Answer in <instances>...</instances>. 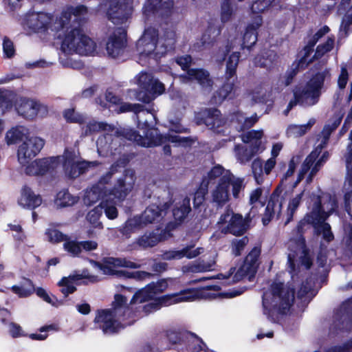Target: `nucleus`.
<instances>
[{
    "mask_svg": "<svg viewBox=\"0 0 352 352\" xmlns=\"http://www.w3.org/2000/svg\"><path fill=\"white\" fill-rule=\"evenodd\" d=\"M175 41V34L173 31L166 32L159 40L157 30L150 27L144 30L137 41L136 47L141 56L158 59L173 48Z\"/></svg>",
    "mask_w": 352,
    "mask_h": 352,
    "instance_id": "nucleus-6",
    "label": "nucleus"
},
{
    "mask_svg": "<svg viewBox=\"0 0 352 352\" xmlns=\"http://www.w3.org/2000/svg\"><path fill=\"white\" fill-rule=\"evenodd\" d=\"M258 150L252 146H244L236 145L234 147V153L237 160L241 164H245L251 160V159L258 153Z\"/></svg>",
    "mask_w": 352,
    "mask_h": 352,
    "instance_id": "nucleus-40",
    "label": "nucleus"
},
{
    "mask_svg": "<svg viewBox=\"0 0 352 352\" xmlns=\"http://www.w3.org/2000/svg\"><path fill=\"white\" fill-rule=\"evenodd\" d=\"M60 163H62L65 175L72 179L83 174L90 166L98 164V162H87L78 160V153L74 151L65 148Z\"/></svg>",
    "mask_w": 352,
    "mask_h": 352,
    "instance_id": "nucleus-15",
    "label": "nucleus"
},
{
    "mask_svg": "<svg viewBox=\"0 0 352 352\" xmlns=\"http://www.w3.org/2000/svg\"><path fill=\"white\" fill-rule=\"evenodd\" d=\"M278 188L274 190L267 203L263 218L264 224L268 223L275 214L278 217L280 213L283 201L282 198L278 194Z\"/></svg>",
    "mask_w": 352,
    "mask_h": 352,
    "instance_id": "nucleus-27",
    "label": "nucleus"
},
{
    "mask_svg": "<svg viewBox=\"0 0 352 352\" xmlns=\"http://www.w3.org/2000/svg\"><path fill=\"white\" fill-rule=\"evenodd\" d=\"M190 201L189 197H185L179 206L174 208L173 214L176 221L182 222L187 217L191 211Z\"/></svg>",
    "mask_w": 352,
    "mask_h": 352,
    "instance_id": "nucleus-44",
    "label": "nucleus"
},
{
    "mask_svg": "<svg viewBox=\"0 0 352 352\" xmlns=\"http://www.w3.org/2000/svg\"><path fill=\"white\" fill-rule=\"evenodd\" d=\"M126 43V31L125 28L122 26L113 28L106 43L107 54L112 58H116L122 53Z\"/></svg>",
    "mask_w": 352,
    "mask_h": 352,
    "instance_id": "nucleus-20",
    "label": "nucleus"
},
{
    "mask_svg": "<svg viewBox=\"0 0 352 352\" xmlns=\"http://www.w3.org/2000/svg\"><path fill=\"white\" fill-rule=\"evenodd\" d=\"M278 56L273 50H267L254 58L255 65L270 69L277 62Z\"/></svg>",
    "mask_w": 352,
    "mask_h": 352,
    "instance_id": "nucleus-35",
    "label": "nucleus"
},
{
    "mask_svg": "<svg viewBox=\"0 0 352 352\" xmlns=\"http://www.w3.org/2000/svg\"><path fill=\"white\" fill-rule=\"evenodd\" d=\"M208 182H207L206 177H205L194 195L193 205L195 208H199L204 203L205 196L208 192Z\"/></svg>",
    "mask_w": 352,
    "mask_h": 352,
    "instance_id": "nucleus-53",
    "label": "nucleus"
},
{
    "mask_svg": "<svg viewBox=\"0 0 352 352\" xmlns=\"http://www.w3.org/2000/svg\"><path fill=\"white\" fill-rule=\"evenodd\" d=\"M61 159L60 155L38 160L41 175L56 169L60 164Z\"/></svg>",
    "mask_w": 352,
    "mask_h": 352,
    "instance_id": "nucleus-45",
    "label": "nucleus"
},
{
    "mask_svg": "<svg viewBox=\"0 0 352 352\" xmlns=\"http://www.w3.org/2000/svg\"><path fill=\"white\" fill-rule=\"evenodd\" d=\"M320 283L319 276L316 278V282L311 277L307 279L305 282L302 283L301 287L298 292V296L302 298L305 295H308L309 294L310 295H313L314 289L320 287Z\"/></svg>",
    "mask_w": 352,
    "mask_h": 352,
    "instance_id": "nucleus-47",
    "label": "nucleus"
},
{
    "mask_svg": "<svg viewBox=\"0 0 352 352\" xmlns=\"http://www.w3.org/2000/svg\"><path fill=\"white\" fill-rule=\"evenodd\" d=\"M340 122L341 119L338 118H336L331 124H327L324 126L321 132L322 140L316 148L304 160L298 173L296 184L301 182L305 175L307 173V170L312 166L315 160H316L319 157L322 150L327 144L331 133L340 125Z\"/></svg>",
    "mask_w": 352,
    "mask_h": 352,
    "instance_id": "nucleus-16",
    "label": "nucleus"
},
{
    "mask_svg": "<svg viewBox=\"0 0 352 352\" xmlns=\"http://www.w3.org/2000/svg\"><path fill=\"white\" fill-rule=\"evenodd\" d=\"M173 0H152L144 7V13L149 15L150 13L160 16L168 15L173 8Z\"/></svg>",
    "mask_w": 352,
    "mask_h": 352,
    "instance_id": "nucleus-26",
    "label": "nucleus"
},
{
    "mask_svg": "<svg viewBox=\"0 0 352 352\" xmlns=\"http://www.w3.org/2000/svg\"><path fill=\"white\" fill-rule=\"evenodd\" d=\"M51 21V14L45 12H32L25 16L24 23L34 32H43L47 30Z\"/></svg>",
    "mask_w": 352,
    "mask_h": 352,
    "instance_id": "nucleus-23",
    "label": "nucleus"
},
{
    "mask_svg": "<svg viewBox=\"0 0 352 352\" xmlns=\"http://www.w3.org/2000/svg\"><path fill=\"white\" fill-rule=\"evenodd\" d=\"M195 120L197 124H205L209 129L216 133H220L221 128L226 122L220 111L216 108L202 109L195 115Z\"/></svg>",
    "mask_w": 352,
    "mask_h": 352,
    "instance_id": "nucleus-17",
    "label": "nucleus"
},
{
    "mask_svg": "<svg viewBox=\"0 0 352 352\" xmlns=\"http://www.w3.org/2000/svg\"><path fill=\"white\" fill-rule=\"evenodd\" d=\"M129 307L126 306V298L121 294L115 296V300L113 302V309L102 310L94 319V322L98 324L104 334H112L116 333L123 326L117 320L124 316L126 311H129Z\"/></svg>",
    "mask_w": 352,
    "mask_h": 352,
    "instance_id": "nucleus-10",
    "label": "nucleus"
},
{
    "mask_svg": "<svg viewBox=\"0 0 352 352\" xmlns=\"http://www.w3.org/2000/svg\"><path fill=\"white\" fill-rule=\"evenodd\" d=\"M331 80L330 69L315 65L310 69L309 79L304 86H296V95L300 102L313 106L318 103L322 91L325 90Z\"/></svg>",
    "mask_w": 352,
    "mask_h": 352,
    "instance_id": "nucleus-8",
    "label": "nucleus"
},
{
    "mask_svg": "<svg viewBox=\"0 0 352 352\" xmlns=\"http://www.w3.org/2000/svg\"><path fill=\"white\" fill-rule=\"evenodd\" d=\"M261 249L254 247L246 256L243 264L237 270L231 280L230 276L235 272L236 268L232 267L229 271L225 274H219L217 278H223L228 280L226 285H231L240 281L245 276L250 275V279L256 273L258 267L260 265Z\"/></svg>",
    "mask_w": 352,
    "mask_h": 352,
    "instance_id": "nucleus-12",
    "label": "nucleus"
},
{
    "mask_svg": "<svg viewBox=\"0 0 352 352\" xmlns=\"http://www.w3.org/2000/svg\"><path fill=\"white\" fill-rule=\"evenodd\" d=\"M333 45L334 40L332 38H328L324 43L320 44L317 47L314 58H318L322 57L324 54L333 49Z\"/></svg>",
    "mask_w": 352,
    "mask_h": 352,
    "instance_id": "nucleus-64",
    "label": "nucleus"
},
{
    "mask_svg": "<svg viewBox=\"0 0 352 352\" xmlns=\"http://www.w3.org/2000/svg\"><path fill=\"white\" fill-rule=\"evenodd\" d=\"M102 214V208L98 206L89 211L87 215V221L95 228H102V223L99 221V219Z\"/></svg>",
    "mask_w": 352,
    "mask_h": 352,
    "instance_id": "nucleus-59",
    "label": "nucleus"
},
{
    "mask_svg": "<svg viewBox=\"0 0 352 352\" xmlns=\"http://www.w3.org/2000/svg\"><path fill=\"white\" fill-rule=\"evenodd\" d=\"M16 109L20 116L29 120L34 119L38 114L43 116L48 111L45 105L38 101L29 98H21Z\"/></svg>",
    "mask_w": 352,
    "mask_h": 352,
    "instance_id": "nucleus-21",
    "label": "nucleus"
},
{
    "mask_svg": "<svg viewBox=\"0 0 352 352\" xmlns=\"http://www.w3.org/2000/svg\"><path fill=\"white\" fill-rule=\"evenodd\" d=\"M133 0H113L111 1L107 15L114 24H122L132 11Z\"/></svg>",
    "mask_w": 352,
    "mask_h": 352,
    "instance_id": "nucleus-19",
    "label": "nucleus"
},
{
    "mask_svg": "<svg viewBox=\"0 0 352 352\" xmlns=\"http://www.w3.org/2000/svg\"><path fill=\"white\" fill-rule=\"evenodd\" d=\"M316 263L318 265V274L320 277V282H324L328 272L329 267L326 265L327 254L324 251H320L317 256Z\"/></svg>",
    "mask_w": 352,
    "mask_h": 352,
    "instance_id": "nucleus-52",
    "label": "nucleus"
},
{
    "mask_svg": "<svg viewBox=\"0 0 352 352\" xmlns=\"http://www.w3.org/2000/svg\"><path fill=\"white\" fill-rule=\"evenodd\" d=\"M263 135L262 130H252L243 133L241 135L242 141L244 143L250 144V146L262 151L264 147L262 146L261 138Z\"/></svg>",
    "mask_w": 352,
    "mask_h": 352,
    "instance_id": "nucleus-37",
    "label": "nucleus"
},
{
    "mask_svg": "<svg viewBox=\"0 0 352 352\" xmlns=\"http://www.w3.org/2000/svg\"><path fill=\"white\" fill-rule=\"evenodd\" d=\"M248 221L242 215L238 214L231 227H223L221 232L232 234L235 236L243 235L248 230Z\"/></svg>",
    "mask_w": 352,
    "mask_h": 352,
    "instance_id": "nucleus-32",
    "label": "nucleus"
},
{
    "mask_svg": "<svg viewBox=\"0 0 352 352\" xmlns=\"http://www.w3.org/2000/svg\"><path fill=\"white\" fill-rule=\"evenodd\" d=\"M248 243L249 239L246 236L241 239H234L231 243L232 254L235 256H240Z\"/></svg>",
    "mask_w": 352,
    "mask_h": 352,
    "instance_id": "nucleus-58",
    "label": "nucleus"
},
{
    "mask_svg": "<svg viewBox=\"0 0 352 352\" xmlns=\"http://www.w3.org/2000/svg\"><path fill=\"white\" fill-rule=\"evenodd\" d=\"M261 23L262 19L261 16L258 15L255 17L254 22L248 25L243 35L242 48L250 49L256 43L257 41L256 30L261 26Z\"/></svg>",
    "mask_w": 352,
    "mask_h": 352,
    "instance_id": "nucleus-28",
    "label": "nucleus"
},
{
    "mask_svg": "<svg viewBox=\"0 0 352 352\" xmlns=\"http://www.w3.org/2000/svg\"><path fill=\"white\" fill-rule=\"evenodd\" d=\"M82 278V276L80 274H70L67 277H63L58 282V285L63 287L60 291L65 297H67L69 294H72L76 290L74 284Z\"/></svg>",
    "mask_w": 352,
    "mask_h": 352,
    "instance_id": "nucleus-39",
    "label": "nucleus"
},
{
    "mask_svg": "<svg viewBox=\"0 0 352 352\" xmlns=\"http://www.w3.org/2000/svg\"><path fill=\"white\" fill-rule=\"evenodd\" d=\"M12 290L20 297H27L33 293L34 289L31 280L26 279L21 286H12Z\"/></svg>",
    "mask_w": 352,
    "mask_h": 352,
    "instance_id": "nucleus-57",
    "label": "nucleus"
},
{
    "mask_svg": "<svg viewBox=\"0 0 352 352\" xmlns=\"http://www.w3.org/2000/svg\"><path fill=\"white\" fill-rule=\"evenodd\" d=\"M344 188L346 191L344 195L345 208L352 219V167L346 168Z\"/></svg>",
    "mask_w": 352,
    "mask_h": 352,
    "instance_id": "nucleus-36",
    "label": "nucleus"
},
{
    "mask_svg": "<svg viewBox=\"0 0 352 352\" xmlns=\"http://www.w3.org/2000/svg\"><path fill=\"white\" fill-rule=\"evenodd\" d=\"M338 207V199L335 195L322 192L317 197L311 211L305 217L306 221L312 224L316 232L322 234L324 239L328 242L333 239V235L330 225L324 221Z\"/></svg>",
    "mask_w": 352,
    "mask_h": 352,
    "instance_id": "nucleus-5",
    "label": "nucleus"
},
{
    "mask_svg": "<svg viewBox=\"0 0 352 352\" xmlns=\"http://www.w3.org/2000/svg\"><path fill=\"white\" fill-rule=\"evenodd\" d=\"M238 214L234 213L232 210L228 208L220 216L218 224L223 227H231Z\"/></svg>",
    "mask_w": 352,
    "mask_h": 352,
    "instance_id": "nucleus-62",
    "label": "nucleus"
},
{
    "mask_svg": "<svg viewBox=\"0 0 352 352\" xmlns=\"http://www.w3.org/2000/svg\"><path fill=\"white\" fill-rule=\"evenodd\" d=\"M329 31V27L325 25L314 34V35L309 40L307 45L304 47L305 54L303 56V58H307L309 56L310 52L313 51V48L316 43L320 38L327 34Z\"/></svg>",
    "mask_w": 352,
    "mask_h": 352,
    "instance_id": "nucleus-49",
    "label": "nucleus"
},
{
    "mask_svg": "<svg viewBox=\"0 0 352 352\" xmlns=\"http://www.w3.org/2000/svg\"><path fill=\"white\" fill-rule=\"evenodd\" d=\"M44 140L38 137H31L25 140L18 148V160L21 165L28 164L43 148Z\"/></svg>",
    "mask_w": 352,
    "mask_h": 352,
    "instance_id": "nucleus-18",
    "label": "nucleus"
},
{
    "mask_svg": "<svg viewBox=\"0 0 352 352\" xmlns=\"http://www.w3.org/2000/svg\"><path fill=\"white\" fill-rule=\"evenodd\" d=\"M28 133V129L23 126H17L10 129L6 135V140L8 144H13L23 138Z\"/></svg>",
    "mask_w": 352,
    "mask_h": 352,
    "instance_id": "nucleus-43",
    "label": "nucleus"
},
{
    "mask_svg": "<svg viewBox=\"0 0 352 352\" xmlns=\"http://www.w3.org/2000/svg\"><path fill=\"white\" fill-rule=\"evenodd\" d=\"M109 132L113 133L112 146H115L114 154H116L118 147L120 146L122 139L133 141L137 144L144 147L156 146L168 142L184 145L190 140L188 138H182L179 135H162L155 129H148L145 136L140 135L135 131L131 129H116L113 126V131Z\"/></svg>",
    "mask_w": 352,
    "mask_h": 352,
    "instance_id": "nucleus-4",
    "label": "nucleus"
},
{
    "mask_svg": "<svg viewBox=\"0 0 352 352\" xmlns=\"http://www.w3.org/2000/svg\"><path fill=\"white\" fill-rule=\"evenodd\" d=\"M236 12V8L232 4L230 0H223L221 4V19L223 23L231 20Z\"/></svg>",
    "mask_w": 352,
    "mask_h": 352,
    "instance_id": "nucleus-55",
    "label": "nucleus"
},
{
    "mask_svg": "<svg viewBox=\"0 0 352 352\" xmlns=\"http://www.w3.org/2000/svg\"><path fill=\"white\" fill-rule=\"evenodd\" d=\"M64 250L74 256H78L81 252L80 242L72 240L67 236L63 244Z\"/></svg>",
    "mask_w": 352,
    "mask_h": 352,
    "instance_id": "nucleus-61",
    "label": "nucleus"
},
{
    "mask_svg": "<svg viewBox=\"0 0 352 352\" xmlns=\"http://www.w3.org/2000/svg\"><path fill=\"white\" fill-rule=\"evenodd\" d=\"M303 223L297 226L296 238L291 239L288 242V264L291 269L290 272L295 271L296 265L301 264L307 270L311 267V260L306 248L305 241L302 235Z\"/></svg>",
    "mask_w": 352,
    "mask_h": 352,
    "instance_id": "nucleus-11",
    "label": "nucleus"
},
{
    "mask_svg": "<svg viewBox=\"0 0 352 352\" xmlns=\"http://www.w3.org/2000/svg\"><path fill=\"white\" fill-rule=\"evenodd\" d=\"M252 170L256 183L258 184H262L263 182V173L264 168H263V162L260 159L256 158L252 162Z\"/></svg>",
    "mask_w": 352,
    "mask_h": 352,
    "instance_id": "nucleus-63",
    "label": "nucleus"
},
{
    "mask_svg": "<svg viewBox=\"0 0 352 352\" xmlns=\"http://www.w3.org/2000/svg\"><path fill=\"white\" fill-rule=\"evenodd\" d=\"M165 239L166 232L162 231L146 232L137 239L136 243L142 248H153Z\"/></svg>",
    "mask_w": 352,
    "mask_h": 352,
    "instance_id": "nucleus-29",
    "label": "nucleus"
},
{
    "mask_svg": "<svg viewBox=\"0 0 352 352\" xmlns=\"http://www.w3.org/2000/svg\"><path fill=\"white\" fill-rule=\"evenodd\" d=\"M320 283L319 276L316 278V282L311 277L307 279L305 282L302 283L301 287L298 292V296L302 298L305 295H308L309 294L310 295H313L314 289L320 287Z\"/></svg>",
    "mask_w": 352,
    "mask_h": 352,
    "instance_id": "nucleus-46",
    "label": "nucleus"
},
{
    "mask_svg": "<svg viewBox=\"0 0 352 352\" xmlns=\"http://www.w3.org/2000/svg\"><path fill=\"white\" fill-rule=\"evenodd\" d=\"M135 182V171L132 169L125 170L114 186L112 190L113 195L119 199H124L133 188Z\"/></svg>",
    "mask_w": 352,
    "mask_h": 352,
    "instance_id": "nucleus-22",
    "label": "nucleus"
},
{
    "mask_svg": "<svg viewBox=\"0 0 352 352\" xmlns=\"http://www.w3.org/2000/svg\"><path fill=\"white\" fill-rule=\"evenodd\" d=\"M87 14V8L80 5L69 8L60 17L59 25L61 29L72 28L62 42L61 50L65 54L91 55L96 52V43L79 27L85 22Z\"/></svg>",
    "mask_w": 352,
    "mask_h": 352,
    "instance_id": "nucleus-1",
    "label": "nucleus"
},
{
    "mask_svg": "<svg viewBox=\"0 0 352 352\" xmlns=\"http://www.w3.org/2000/svg\"><path fill=\"white\" fill-rule=\"evenodd\" d=\"M138 82L142 90L137 93L136 99L144 103L151 102L165 90L164 84L154 78L151 74H140Z\"/></svg>",
    "mask_w": 352,
    "mask_h": 352,
    "instance_id": "nucleus-14",
    "label": "nucleus"
},
{
    "mask_svg": "<svg viewBox=\"0 0 352 352\" xmlns=\"http://www.w3.org/2000/svg\"><path fill=\"white\" fill-rule=\"evenodd\" d=\"M194 245H188L183 248L182 250H173L164 252L161 257L163 260H175L181 259L184 257L188 258H193L203 253V248H194Z\"/></svg>",
    "mask_w": 352,
    "mask_h": 352,
    "instance_id": "nucleus-25",
    "label": "nucleus"
},
{
    "mask_svg": "<svg viewBox=\"0 0 352 352\" xmlns=\"http://www.w3.org/2000/svg\"><path fill=\"white\" fill-rule=\"evenodd\" d=\"M113 133L107 132L97 140L98 152L101 155H114L115 146H112Z\"/></svg>",
    "mask_w": 352,
    "mask_h": 352,
    "instance_id": "nucleus-38",
    "label": "nucleus"
},
{
    "mask_svg": "<svg viewBox=\"0 0 352 352\" xmlns=\"http://www.w3.org/2000/svg\"><path fill=\"white\" fill-rule=\"evenodd\" d=\"M352 321V298L344 302L336 311L331 328L344 329Z\"/></svg>",
    "mask_w": 352,
    "mask_h": 352,
    "instance_id": "nucleus-24",
    "label": "nucleus"
},
{
    "mask_svg": "<svg viewBox=\"0 0 352 352\" xmlns=\"http://www.w3.org/2000/svg\"><path fill=\"white\" fill-rule=\"evenodd\" d=\"M213 263H206L204 261L199 262L198 263L192 264L190 265H185L182 267L184 272H192L198 273L211 270Z\"/></svg>",
    "mask_w": 352,
    "mask_h": 352,
    "instance_id": "nucleus-56",
    "label": "nucleus"
},
{
    "mask_svg": "<svg viewBox=\"0 0 352 352\" xmlns=\"http://www.w3.org/2000/svg\"><path fill=\"white\" fill-rule=\"evenodd\" d=\"M103 263L95 261H90L91 263L96 267L102 271L103 274L116 276L117 277H124L143 280L151 278L152 274L145 271H138L129 272L124 270H117L116 267H126L130 269H138L141 267L140 264L134 263L126 258L107 257L103 258Z\"/></svg>",
    "mask_w": 352,
    "mask_h": 352,
    "instance_id": "nucleus-9",
    "label": "nucleus"
},
{
    "mask_svg": "<svg viewBox=\"0 0 352 352\" xmlns=\"http://www.w3.org/2000/svg\"><path fill=\"white\" fill-rule=\"evenodd\" d=\"M103 195V188L99 185H95L87 189L83 197V202L87 206H91L97 202Z\"/></svg>",
    "mask_w": 352,
    "mask_h": 352,
    "instance_id": "nucleus-42",
    "label": "nucleus"
},
{
    "mask_svg": "<svg viewBox=\"0 0 352 352\" xmlns=\"http://www.w3.org/2000/svg\"><path fill=\"white\" fill-rule=\"evenodd\" d=\"M294 301V289L282 283L275 282L263 295V314L274 321V315L285 314Z\"/></svg>",
    "mask_w": 352,
    "mask_h": 352,
    "instance_id": "nucleus-7",
    "label": "nucleus"
},
{
    "mask_svg": "<svg viewBox=\"0 0 352 352\" xmlns=\"http://www.w3.org/2000/svg\"><path fill=\"white\" fill-rule=\"evenodd\" d=\"M104 131L106 132L113 131V126L105 122H90L83 128L85 135H91L93 133Z\"/></svg>",
    "mask_w": 352,
    "mask_h": 352,
    "instance_id": "nucleus-50",
    "label": "nucleus"
},
{
    "mask_svg": "<svg viewBox=\"0 0 352 352\" xmlns=\"http://www.w3.org/2000/svg\"><path fill=\"white\" fill-rule=\"evenodd\" d=\"M64 118L68 122L82 124L87 118L85 115L76 112L74 109H68L64 112Z\"/></svg>",
    "mask_w": 352,
    "mask_h": 352,
    "instance_id": "nucleus-60",
    "label": "nucleus"
},
{
    "mask_svg": "<svg viewBox=\"0 0 352 352\" xmlns=\"http://www.w3.org/2000/svg\"><path fill=\"white\" fill-rule=\"evenodd\" d=\"M185 76L189 80H196L204 87L211 88L213 84L209 72L204 69H189Z\"/></svg>",
    "mask_w": 352,
    "mask_h": 352,
    "instance_id": "nucleus-31",
    "label": "nucleus"
},
{
    "mask_svg": "<svg viewBox=\"0 0 352 352\" xmlns=\"http://www.w3.org/2000/svg\"><path fill=\"white\" fill-rule=\"evenodd\" d=\"M167 287V283L162 280L156 283H151L144 289L136 292L131 300V304L143 303L149 300H153L143 307V311L146 314L158 310L163 305H169L184 301L192 300L197 296L193 289H184L179 293L156 298V296L163 292Z\"/></svg>",
    "mask_w": 352,
    "mask_h": 352,
    "instance_id": "nucleus-2",
    "label": "nucleus"
},
{
    "mask_svg": "<svg viewBox=\"0 0 352 352\" xmlns=\"http://www.w3.org/2000/svg\"><path fill=\"white\" fill-rule=\"evenodd\" d=\"M235 81L236 78H226V82L213 95L212 100L214 104H221L234 91Z\"/></svg>",
    "mask_w": 352,
    "mask_h": 352,
    "instance_id": "nucleus-34",
    "label": "nucleus"
},
{
    "mask_svg": "<svg viewBox=\"0 0 352 352\" xmlns=\"http://www.w3.org/2000/svg\"><path fill=\"white\" fill-rule=\"evenodd\" d=\"M143 221L140 216L135 217L126 221L124 226L122 230L123 234H129L131 232L135 231L144 226Z\"/></svg>",
    "mask_w": 352,
    "mask_h": 352,
    "instance_id": "nucleus-54",
    "label": "nucleus"
},
{
    "mask_svg": "<svg viewBox=\"0 0 352 352\" xmlns=\"http://www.w3.org/2000/svg\"><path fill=\"white\" fill-rule=\"evenodd\" d=\"M42 203V199L38 195L34 192L29 187L25 186L22 189L21 196L19 204L24 208H34L39 206Z\"/></svg>",
    "mask_w": 352,
    "mask_h": 352,
    "instance_id": "nucleus-30",
    "label": "nucleus"
},
{
    "mask_svg": "<svg viewBox=\"0 0 352 352\" xmlns=\"http://www.w3.org/2000/svg\"><path fill=\"white\" fill-rule=\"evenodd\" d=\"M219 34V30L214 27H209L203 34L201 38L194 44V49L197 51H201L209 47L216 41V38Z\"/></svg>",
    "mask_w": 352,
    "mask_h": 352,
    "instance_id": "nucleus-33",
    "label": "nucleus"
},
{
    "mask_svg": "<svg viewBox=\"0 0 352 352\" xmlns=\"http://www.w3.org/2000/svg\"><path fill=\"white\" fill-rule=\"evenodd\" d=\"M320 283L319 276L316 278V282L311 277L307 279L305 282L302 283L301 287L298 292V296L302 298L305 295H308L309 294L310 295H313L314 289L320 287Z\"/></svg>",
    "mask_w": 352,
    "mask_h": 352,
    "instance_id": "nucleus-48",
    "label": "nucleus"
},
{
    "mask_svg": "<svg viewBox=\"0 0 352 352\" xmlns=\"http://www.w3.org/2000/svg\"><path fill=\"white\" fill-rule=\"evenodd\" d=\"M208 186L216 184L210 190L211 202L217 208H222L230 199V186H232V195L239 197V192L244 188L243 179L236 177L230 170L221 166H214L206 177Z\"/></svg>",
    "mask_w": 352,
    "mask_h": 352,
    "instance_id": "nucleus-3",
    "label": "nucleus"
},
{
    "mask_svg": "<svg viewBox=\"0 0 352 352\" xmlns=\"http://www.w3.org/2000/svg\"><path fill=\"white\" fill-rule=\"evenodd\" d=\"M315 119H310L305 124H290L288 126L286 134L289 138H298L304 135L315 124Z\"/></svg>",
    "mask_w": 352,
    "mask_h": 352,
    "instance_id": "nucleus-41",
    "label": "nucleus"
},
{
    "mask_svg": "<svg viewBox=\"0 0 352 352\" xmlns=\"http://www.w3.org/2000/svg\"><path fill=\"white\" fill-rule=\"evenodd\" d=\"M239 52L232 53L226 63V78H236V69L239 60Z\"/></svg>",
    "mask_w": 352,
    "mask_h": 352,
    "instance_id": "nucleus-51",
    "label": "nucleus"
},
{
    "mask_svg": "<svg viewBox=\"0 0 352 352\" xmlns=\"http://www.w3.org/2000/svg\"><path fill=\"white\" fill-rule=\"evenodd\" d=\"M155 197H157V201L146 208L140 216L144 225L158 221L173 204L170 193L168 190H158Z\"/></svg>",
    "mask_w": 352,
    "mask_h": 352,
    "instance_id": "nucleus-13",
    "label": "nucleus"
}]
</instances>
